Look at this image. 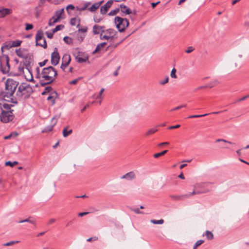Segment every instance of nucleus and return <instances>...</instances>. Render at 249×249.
<instances>
[{"label":"nucleus","mask_w":249,"mask_h":249,"mask_svg":"<svg viewBox=\"0 0 249 249\" xmlns=\"http://www.w3.org/2000/svg\"><path fill=\"white\" fill-rule=\"evenodd\" d=\"M36 78L39 80L40 85L42 86L53 83L57 75V71L52 66L43 68L40 72V68L36 69Z\"/></svg>","instance_id":"1"},{"label":"nucleus","mask_w":249,"mask_h":249,"mask_svg":"<svg viewBox=\"0 0 249 249\" xmlns=\"http://www.w3.org/2000/svg\"><path fill=\"white\" fill-rule=\"evenodd\" d=\"M18 85V82L12 79H8L5 82V94L4 97L9 98L11 102L14 103H17V102L15 101L12 97L15 93V91Z\"/></svg>","instance_id":"2"},{"label":"nucleus","mask_w":249,"mask_h":249,"mask_svg":"<svg viewBox=\"0 0 249 249\" xmlns=\"http://www.w3.org/2000/svg\"><path fill=\"white\" fill-rule=\"evenodd\" d=\"M33 92V88L30 85L22 83L18 88L16 95L19 99H26L29 98Z\"/></svg>","instance_id":"3"},{"label":"nucleus","mask_w":249,"mask_h":249,"mask_svg":"<svg viewBox=\"0 0 249 249\" xmlns=\"http://www.w3.org/2000/svg\"><path fill=\"white\" fill-rule=\"evenodd\" d=\"M210 184V183L209 182H200L196 183L194 186V191L192 193H190L191 196L207 193L210 192V189L208 188V186Z\"/></svg>","instance_id":"4"},{"label":"nucleus","mask_w":249,"mask_h":249,"mask_svg":"<svg viewBox=\"0 0 249 249\" xmlns=\"http://www.w3.org/2000/svg\"><path fill=\"white\" fill-rule=\"evenodd\" d=\"M10 66L9 58L6 54L2 53L0 56V70L3 74H7L9 72Z\"/></svg>","instance_id":"5"},{"label":"nucleus","mask_w":249,"mask_h":249,"mask_svg":"<svg viewBox=\"0 0 249 249\" xmlns=\"http://www.w3.org/2000/svg\"><path fill=\"white\" fill-rule=\"evenodd\" d=\"M114 22L117 28L120 32H124L129 24L128 19L118 16L115 18Z\"/></svg>","instance_id":"6"},{"label":"nucleus","mask_w":249,"mask_h":249,"mask_svg":"<svg viewBox=\"0 0 249 249\" xmlns=\"http://www.w3.org/2000/svg\"><path fill=\"white\" fill-rule=\"evenodd\" d=\"M13 111V110H10V111L2 110L0 116V121L4 123H7L12 121L14 118Z\"/></svg>","instance_id":"7"},{"label":"nucleus","mask_w":249,"mask_h":249,"mask_svg":"<svg viewBox=\"0 0 249 249\" xmlns=\"http://www.w3.org/2000/svg\"><path fill=\"white\" fill-rule=\"evenodd\" d=\"M36 42L37 46H40L44 49L47 47L46 39L43 37V33L40 30L38 31L36 34Z\"/></svg>","instance_id":"8"},{"label":"nucleus","mask_w":249,"mask_h":249,"mask_svg":"<svg viewBox=\"0 0 249 249\" xmlns=\"http://www.w3.org/2000/svg\"><path fill=\"white\" fill-rule=\"evenodd\" d=\"M105 35H102V34H100V38L101 39H112L113 38L114 36L115 35L116 32L114 29L110 28L106 30V32H105Z\"/></svg>","instance_id":"9"},{"label":"nucleus","mask_w":249,"mask_h":249,"mask_svg":"<svg viewBox=\"0 0 249 249\" xmlns=\"http://www.w3.org/2000/svg\"><path fill=\"white\" fill-rule=\"evenodd\" d=\"M60 56L57 48L54 49L53 52L51 54V63L53 65H57L59 62Z\"/></svg>","instance_id":"10"},{"label":"nucleus","mask_w":249,"mask_h":249,"mask_svg":"<svg viewBox=\"0 0 249 249\" xmlns=\"http://www.w3.org/2000/svg\"><path fill=\"white\" fill-rule=\"evenodd\" d=\"M71 56L68 54H65L63 56L62 60V64L60 68L64 70V69L69 65L71 62Z\"/></svg>","instance_id":"11"},{"label":"nucleus","mask_w":249,"mask_h":249,"mask_svg":"<svg viewBox=\"0 0 249 249\" xmlns=\"http://www.w3.org/2000/svg\"><path fill=\"white\" fill-rule=\"evenodd\" d=\"M16 54L20 58L27 59L28 57L27 49L19 48L16 50Z\"/></svg>","instance_id":"12"},{"label":"nucleus","mask_w":249,"mask_h":249,"mask_svg":"<svg viewBox=\"0 0 249 249\" xmlns=\"http://www.w3.org/2000/svg\"><path fill=\"white\" fill-rule=\"evenodd\" d=\"M75 59L79 63L86 62L88 60V56L84 53L79 52L78 54L76 56Z\"/></svg>","instance_id":"13"},{"label":"nucleus","mask_w":249,"mask_h":249,"mask_svg":"<svg viewBox=\"0 0 249 249\" xmlns=\"http://www.w3.org/2000/svg\"><path fill=\"white\" fill-rule=\"evenodd\" d=\"M114 0H110L108 1L105 5L102 6L100 8L101 13L105 15L107 12L108 9L111 7Z\"/></svg>","instance_id":"14"},{"label":"nucleus","mask_w":249,"mask_h":249,"mask_svg":"<svg viewBox=\"0 0 249 249\" xmlns=\"http://www.w3.org/2000/svg\"><path fill=\"white\" fill-rule=\"evenodd\" d=\"M19 223H25V226H28L29 224L35 225L36 224V220L33 217H29V218L17 221Z\"/></svg>","instance_id":"15"},{"label":"nucleus","mask_w":249,"mask_h":249,"mask_svg":"<svg viewBox=\"0 0 249 249\" xmlns=\"http://www.w3.org/2000/svg\"><path fill=\"white\" fill-rule=\"evenodd\" d=\"M192 196L191 193H187L182 195H171L170 197L174 200H182Z\"/></svg>","instance_id":"16"},{"label":"nucleus","mask_w":249,"mask_h":249,"mask_svg":"<svg viewBox=\"0 0 249 249\" xmlns=\"http://www.w3.org/2000/svg\"><path fill=\"white\" fill-rule=\"evenodd\" d=\"M120 178L127 180H132L136 178V175L134 172L131 171L121 177Z\"/></svg>","instance_id":"17"},{"label":"nucleus","mask_w":249,"mask_h":249,"mask_svg":"<svg viewBox=\"0 0 249 249\" xmlns=\"http://www.w3.org/2000/svg\"><path fill=\"white\" fill-rule=\"evenodd\" d=\"M12 10L6 8H0V18L4 17L5 16L10 14Z\"/></svg>","instance_id":"18"},{"label":"nucleus","mask_w":249,"mask_h":249,"mask_svg":"<svg viewBox=\"0 0 249 249\" xmlns=\"http://www.w3.org/2000/svg\"><path fill=\"white\" fill-rule=\"evenodd\" d=\"M58 94L56 91H53L51 92L50 95L48 97L47 100L52 102V105L55 103V99L57 98Z\"/></svg>","instance_id":"19"},{"label":"nucleus","mask_w":249,"mask_h":249,"mask_svg":"<svg viewBox=\"0 0 249 249\" xmlns=\"http://www.w3.org/2000/svg\"><path fill=\"white\" fill-rule=\"evenodd\" d=\"M120 7L121 8L122 12L125 15H129L132 13L131 10L124 4H121Z\"/></svg>","instance_id":"20"},{"label":"nucleus","mask_w":249,"mask_h":249,"mask_svg":"<svg viewBox=\"0 0 249 249\" xmlns=\"http://www.w3.org/2000/svg\"><path fill=\"white\" fill-rule=\"evenodd\" d=\"M103 2V1H102L99 2L94 3L89 8V10L91 12L95 11L96 10L98 9Z\"/></svg>","instance_id":"21"},{"label":"nucleus","mask_w":249,"mask_h":249,"mask_svg":"<svg viewBox=\"0 0 249 249\" xmlns=\"http://www.w3.org/2000/svg\"><path fill=\"white\" fill-rule=\"evenodd\" d=\"M101 29L100 26L98 24H95L93 26L92 32L94 35H98L100 33H101Z\"/></svg>","instance_id":"22"},{"label":"nucleus","mask_w":249,"mask_h":249,"mask_svg":"<svg viewBox=\"0 0 249 249\" xmlns=\"http://www.w3.org/2000/svg\"><path fill=\"white\" fill-rule=\"evenodd\" d=\"M12 47L10 42H6L4 43L1 47L2 53H3L4 50H9Z\"/></svg>","instance_id":"23"},{"label":"nucleus","mask_w":249,"mask_h":249,"mask_svg":"<svg viewBox=\"0 0 249 249\" xmlns=\"http://www.w3.org/2000/svg\"><path fill=\"white\" fill-rule=\"evenodd\" d=\"M60 19L56 18L55 16H53L49 20V25L50 26H53L56 22L59 21Z\"/></svg>","instance_id":"24"},{"label":"nucleus","mask_w":249,"mask_h":249,"mask_svg":"<svg viewBox=\"0 0 249 249\" xmlns=\"http://www.w3.org/2000/svg\"><path fill=\"white\" fill-rule=\"evenodd\" d=\"M57 121L56 120H55L54 123L52 124V125H48L47 126H46L43 130H42V132L44 133V132H50L51 131L53 128V126H54V125L56 124Z\"/></svg>","instance_id":"25"},{"label":"nucleus","mask_w":249,"mask_h":249,"mask_svg":"<svg viewBox=\"0 0 249 249\" xmlns=\"http://www.w3.org/2000/svg\"><path fill=\"white\" fill-rule=\"evenodd\" d=\"M77 22L78 23V24L77 26V27H78L80 26V20L78 18H72L71 19L70 23L72 26L75 25L76 24Z\"/></svg>","instance_id":"26"},{"label":"nucleus","mask_w":249,"mask_h":249,"mask_svg":"<svg viewBox=\"0 0 249 249\" xmlns=\"http://www.w3.org/2000/svg\"><path fill=\"white\" fill-rule=\"evenodd\" d=\"M64 12V9L62 8L59 10H57L55 12V15L53 16H55L56 18H57L59 19L61 18V16L63 14Z\"/></svg>","instance_id":"27"},{"label":"nucleus","mask_w":249,"mask_h":249,"mask_svg":"<svg viewBox=\"0 0 249 249\" xmlns=\"http://www.w3.org/2000/svg\"><path fill=\"white\" fill-rule=\"evenodd\" d=\"M157 131L158 129L156 128H151L146 132V133H145V136L147 137L149 136L150 135L154 134Z\"/></svg>","instance_id":"28"},{"label":"nucleus","mask_w":249,"mask_h":249,"mask_svg":"<svg viewBox=\"0 0 249 249\" xmlns=\"http://www.w3.org/2000/svg\"><path fill=\"white\" fill-rule=\"evenodd\" d=\"M12 47H18L20 45L22 41L19 40H16L10 42Z\"/></svg>","instance_id":"29"},{"label":"nucleus","mask_w":249,"mask_h":249,"mask_svg":"<svg viewBox=\"0 0 249 249\" xmlns=\"http://www.w3.org/2000/svg\"><path fill=\"white\" fill-rule=\"evenodd\" d=\"M72 132V131L71 129L69 131H68L67 129L65 128L63 130V135L64 137H67L69 135L71 134Z\"/></svg>","instance_id":"30"},{"label":"nucleus","mask_w":249,"mask_h":249,"mask_svg":"<svg viewBox=\"0 0 249 249\" xmlns=\"http://www.w3.org/2000/svg\"><path fill=\"white\" fill-rule=\"evenodd\" d=\"M18 164V162L16 161H14V162H12L11 161H6L5 163V166H10L11 167H14L15 165H17Z\"/></svg>","instance_id":"31"},{"label":"nucleus","mask_w":249,"mask_h":249,"mask_svg":"<svg viewBox=\"0 0 249 249\" xmlns=\"http://www.w3.org/2000/svg\"><path fill=\"white\" fill-rule=\"evenodd\" d=\"M63 40L64 42L67 44H72V39L69 36H65L63 38Z\"/></svg>","instance_id":"32"},{"label":"nucleus","mask_w":249,"mask_h":249,"mask_svg":"<svg viewBox=\"0 0 249 249\" xmlns=\"http://www.w3.org/2000/svg\"><path fill=\"white\" fill-rule=\"evenodd\" d=\"M167 152H168L167 150H164V151H162L161 152L155 154L154 155V157L155 158H158L160 157V156H162L164 155Z\"/></svg>","instance_id":"33"},{"label":"nucleus","mask_w":249,"mask_h":249,"mask_svg":"<svg viewBox=\"0 0 249 249\" xmlns=\"http://www.w3.org/2000/svg\"><path fill=\"white\" fill-rule=\"evenodd\" d=\"M76 35H77V37H76L77 39L80 42L83 41V40H84V39L85 37V35H80L79 33H77Z\"/></svg>","instance_id":"34"},{"label":"nucleus","mask_w":249,"mask_h":249,"mask_svg":"<svg viewBox=\"0 0 249 249\" xmlns=\"http://www.w3.org/2000/svg\"><path fill=\"white\" fill-rule=\"evenodd\" d=\"M64 28L63 25H57L54 29H53V33H55L59 30H62Z\"/></svg>","instance_id":"35"},{"label":"nucleus","mask_w":249,"mask_h":249,"mask_svg":"<svg viewBox=\"0 0 249 249\" xmlns=\"http://www.w3.org/2000/svg\"><path fill=\"white\" fill-rule=\"evenodd\" d=\"M119 8H116L113 10H111L108 14L109 16H114L117 14L119 12Z\"/></svg>","instance_id":"36"},{"label":"nucleus","mask_w":249,"mask_h":249,"mask_svg":"<svg viewBox=\"0 0 249 249\" xmlns=\"http://www.w3.org/2000/svg\"><path fill=\"white\" fill-rule=\"evenodd\" d=\"M151 222L154 224H162L163 223L164 220L162 219L158 220L152 219L151 220Z\"/></svg>","instance_id":"37"},{"label":"nucleus","mask_w":249,"mask_h":249,"mask_svg":"<svg viewBox=\"0 0 249 249\" xmlns=\"http://www.w3.org/2000/svg\"><path fill=\"white\" fill-rule=\"evenodd\" d=\"M19 241H10V242H8L5 244H3V246H12L15 244H17V243H19Z\"/></svg>","instance_id":"38"},{"label":"nucleus","mask_w":249,"mask_h":249,"mask_svg":"<svg viewBox=\"0 0 249 249\" xmlns=\"http://www.w3.org/2000/svg\"><path fill=\"white\" fill-rule=\"evenodd\" d=\"M204 243V240H198L194 245L193 249H196V248Z\"/></svg>","instance_id":"39"},{"label":"nucleus","mask_w":249,"mask_h":249,"mask_svg":"<svg viewBox=\"0 0 249 249\" xmlns=\"http://www.w3.org/2000/svg\"><path fill=\"white\" fill-rule=\"evenodd\" d=\"M105 90V89L104 88L102 89L99 93V94L96 97V99H103V97L102 96V94Z\"/></svg>","instance_id":"40"},{"label":"nucleus","mask_w":249,"mask_h":249,"mask_svg":"<svg viewBox=\"0 0 249 249\" xmlns=\"http://www.w3.org/2000/svg\"><path fill=\"white\" fill-rule=\"evenodd\" d=\"M209 114H210V113H207V114H202V115H194L190 116L189 117V118H199V117H203V116H206Z\"/></svg>","instance_id":"41"},{"label":"nucleus","mask_w":249,"mask_h":249,"mask_svg":"<svg viewBox=\"0 0 249 249\" xmlns=\"http://www.w3.org/2000/svg\"><path fill=\"white\" fill-rule=\"evenodd\" d=\"M107 45V42H102L99 43L97 46V50H100Z\"/></svg>","instance_id":"42"},{"label":"nucleus","mask_w":249,"mask_h":249,"mask_svg":"<svg viewBox=\"0 0 249 249\" xmlns=\"http://www.w3.org/2000/svg\"><path fill=\"white\" fill-rule=\"evenodd\" d=\"M186 107V104H183V105H181L180 106H178V107H175V108L171 109L170 111H175V110L181 109V108H183V107Z\"/></svg>","instance_id":"43"},{"label":"nucleus","mask_w":249,"mask_h":249,"mask_svg":"<svg viewBox=\"0 0 249 249\" xmlns=\"http://www.w3.org/2000/svg\"><path fill=\"white\" fill-rule=\"evenodd\" d=\"M168 81H169V77H168V76H166L164 80H160L159 81V84L161 85H164L165 84H166L167 83H168Z\"/></svg>","instance_id":"44"},{"label":"nucleus","mask_w":249,"mask_h":249,"mask_svg":"<svg viewBox=\"0 0 249 249\" xmlns=\"http://www.w3.org/2000/svg\"><path fill=\"white\" fill-rule=\"evenodd\" d=\"M12 106L11 105H9V104H4L3 105V108L5 109L6 110L5 111H10L11 109V107H12Z\"/></svg>","instance_id":"45"},{"label":"nucleus","mask_w":249,"mask_h":249,"mask_svg":"<svg viewBox=\"0 0 249 249\" xmlns=\"http://www.w3.org/2000/svg\"><path fill=\"white\" fill-rule=\"evenodd\" d=\"M176 70L175 68H173L171 72V77L174 78H177V76L176 74Z\"/></svg>","instance_id":"46"},{"label":"nucleus","mask_w":249,"mask_h":249,"mask_svg":"<svg viewBox=\"0 0 249 249\" xmlns=\"http://www.w3.org/2000/svg\"><path fill=\"white\" fill-rule=\"evenodd\" d=\"M25 26V30L27 31L31 30L33 28V25L31 24L26 23Z\"/></svg>","instance_id":"47"},{"label":"nucleus","mask_w":249,"mask_h":249,"mask_svg":"<svg viewBox=\"0 0 249 249\" xmlns=\"http://www.w3.org/2000/svg\"><path fill=\"white\" fill-rule=\"evenodd\" d=\"M55 33H53V30H52V32H47L46 33V34L47 36V37L49 38H52L53 37V34H54Z\"/></svg>","instance_id":"48"},{"label":"nucleus","mask_w":249,"mask_h":249,"mask_svg":"<svg viewBox=\"0 0 249 249\" xmlns=\"http://www.w3.org/2000/svg\"><path fill=\"white\" fill-rule=\"evenodd\" d=\"M24 67L23 66H21V65H19V66L18 67V72H19V73L18 74H23V72H24Z\"/></svg>","instance_id":"49"},{"label":"nucleus","mask_w":249,"mask_h":249,"mask_svg":"<svg viewBox=\"0 0 249 249\" xmlns=\"http://www.w3.org/2000/svg\"><path fill=\"white\" fill-rule=\"evenodd\" d=\"M132 211L134 212V213L138 214H142L143 213L142 212H141L139 208H132L131 209Z\"/></svg>","instance_id":"50"},{"label":"nucleus","mask_w":249,"mask_h":249,"mask_svg":"<svg viewBox=\"0 0 249 249\" xmlns=\"http://www.w3.org/2000/svg\"><path fill=\"white\" fill-rule=\"evenodd\" d=\"M194 49H195L193 47L190 46L187 48V50H185V52L187 53H189L193 52L194 50Z\"/></svg>","instance_id":"51"},{"label":"nucleus","mask_w":249,"mask_h":249,"mask_svg":"<svg viewBox=\"0 0 249 249\" xmlns=\"http://www.w3.org/2000/svg\"><path fill=\"white\" fill-rule=\"evenodd\" d=\"M53 90V89L51 87V86H48V87H45V89H44V90L47 92V93H49V92H52Z\"/></svg>","instance_id":"52"},{"label":"nucleus","mask_w":249,"mask_h":249,"mask_svg":"<svg viewBox=\"0 0 249 249\" xmlns=\"http://www.w3.org/2000/svg\"><path fill=\"white\" fill-rule=\"evenodd\" d=\"M87 30H88V27H86L84 28L79 29L77 33H79V32L86 33L87 32Z\"/></svg>","instance_id":"53"},{"label":"nucleus","mask_w":249,"mask_h":249,"mask_svg":"<svg viewBox=\"0 0 249 249\" xmlns=\"http://www.w3.org/2000/svg\"><path fill=\"white\" fill-rule=\"evenodd\" d=\"M215 142H223L228 143H230V144L231 143V142H229V141H226V140H225L224 139H217Z\"/></svg>","instance_id":"54"},{"label":"nucleus","mask_w":249,"mask_h":249,"mask_svg":"<svg viewBox=\"0 0 249 249\" xmlns=\"http://www.w3.org/2000/svg\"><path fill=\"white\" fill-rule=\"evenodd\" d=\"M69 9L74 10V6L73 5H72V4L68 5L67 6V7H66V10H67L68 13H69Z\"/></svg>","instance_id":"55"},{"label":"nucleus","mask_w":249,"mask_h":249,"mask_svg":"<svg viewBox=\"0 0 249 249\" xmlns=\"http://www.w3.org/2000/svg\"><path fill=\"white\" fill-rule=\"evenodd\" d=\"M48 62V60L47 59H46V60H44L42 62H39L38 63L39 65L40 66V67H43L44 66H45L46 64V63Z\"/></svg>","instance_id":"56"},{"label":"nucleus","mask_w":249,"mask_h":249,"mask_svg":"<svg viewBox=\"0 0 249 249\" xmlns=\"http://www.w3.org/2000/svg\"><path fill=\"white\" fill-rule=\"evenodd\" d=\"M249 97V95H246V96H245L239 99H238L237 100V102H241V101H243L245 100H246L247 98Z\"/></svg>","instance_id":"57"},{"label":"nucleus","mask_w":249,"mask_h":249,"mask_svg":"<svg viewBox=\"0 0 249 249\" xmlns=\"http://www.w3.org/2000/svg\"><path fill=\"white\" fill-rule=\"evenodd\" d=\"M97 238L96 236H94L93 237L89 238L87 240L88 242H91L92 241H96L97 240Z\"/></svg>","instance_id":"58"},{"label":"nucleus","mask_w":249,"mask_h":249,"mask_svg":"<svg viewBox=\"0 0 249 249\" xmlns=\"http://www.w3.org/2000/svg\"><path fill=\"white\" fill-rule=\"evenodd\" d=\"M212 82H213V86L214 87L216 86V85L220 84V82L217 79L214 80Z\"/></svg>","instance_id":"59"},{"label":"nucleus","mask_w":249,"mask_h":249,"mask_svg":"<svg viewBox=\"0 0 249 249\" xmlns=\"http://www.w3.org/2000/svg\"><path fill=\"white\" fill-rule=\"evenodd\" d=\"M208 240H212L213 238V234H205Z\"/></svg>","instance_id":"60"},{"label":"nucleus","mask_w":249,"mask_h":249,"mask_svg":"<svg viewBox=\"0 0 249 249\" xmlns=\"http://www.w3.org/2000/svg\"><path fill=\"white\" fill-rule=\"evenodd\" d=\"M89 212H83V213H78V215L79 216L82 217V216H84V215H87V214H89Z\"/></svg>","instance_id":"61"},{"label":"nucleus","mask_w":249,"mask_h":249,"mask_svg":"<svg viewBox=\"0 0 249 249\" xmlns=\"http://www.w3.org/2000/svg\"><path fill=\"white\" fill-rule=\"evenodd\" d=\"M79 79V78L74 79L73 80L70 81L69 82V83L70 84H73V85L76 84L77 83V82L78 81Z\"/></svg>","instance_id":"62"},{"label":"nucleus","mask_w":249,"mask_h":249,"mask_svg":"<svg viewBox=\"0 0 249 249\" xmlns=\"http://www.w3.org/2000/svg\"><path fill=\"white\" fill-rule=\"evenodd\" d=\"M55 221H56V219H54V218H52V219H50V220H49V221L48 222V223H47V224H48V225H51V224H52L54 222H55Z\"/></svg>","instance_id":"63"},{"label":"nucleus","mask_w":249,"mask_h":249,"mask_svg":"<svg viewBox=\"0 0 249 249\" xmlns=\"http://www.w3.org/2000/svg\"><path fill=\"white\" fill-rule=\"evenodd\" d=\"M244 26L247 28H249V20H247L244 22Z\"/></svg>","instance_id":"64"}]
</instances>
